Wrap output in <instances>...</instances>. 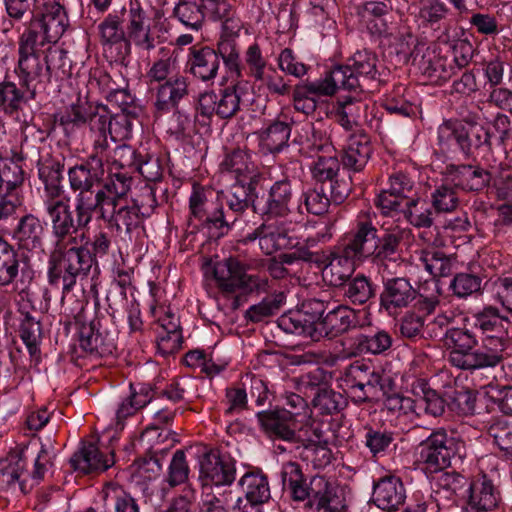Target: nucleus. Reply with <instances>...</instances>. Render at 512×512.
<instances>
[{
	"label": "nucleus",
	"mask_w": 512,
	"mask_h": 512,
	"mask_svg": "<svg viewBox=\"0 0 512 512\" xmlns=\"http://www.w3.org/2000/svg\"><path fill=\"white\" fill-rule=\"evenodd\" d=\"M52 237L55 246L48 260V282L55 287L61 285L60 303L63 313L80 322L83 318L84 301L77 299L72 290L78 279L87 277L96 260L88 248L79 246L84 234L81 235L80 241L78 235L66 238Z\"/></svg>",
	"instance_id": "nucleus-1"
},
{
	"label": "nucleus",
	"mask_w": 512,
	"mask_h": 512,
	"mask_svg": "<svg viewBox=\"0 0 512 512\" xmlns=\"http://www.w3.org/2000/svg\"><path fill=\"white\" fill-rule=\"evenodd\" d=\"M89 122L90 138L93 152L91 158L98 166L102 161L108 160L109 139L113 142L130 137L132 121L128 114L123 113L111 116L104 108H92L81 101L72 103L63 111L55 115V122L69 135L76 128Z\"/></svg>",
	"instance_id": "nucleus-2"
},
{
	"label": "nucleus",
	"mask_w": 512,
	"mask_h": 512,
	"mask_svg": "<svg viewBox=\"0 0 512 512\" xmlns=\"http://www.w3.org/2000/svg\"><path fill=\"white\" fill-rule=\"evenodd\" d=\"M280 477L283 490L291 499L298 502L308 500V505L314 512H341L345 507V500L333 481L325 476L315 475L307 485L301 467L296 462L284 463Z\"/></svg>",
	"instance_id": "nucleus-3"
},
{
	"label": "nucleus",
	"mask_w": 512,
	"mask_h": 512,
	"mask_svg": "<svg viewBox=\"0 0 512 512\" xmlns=\"http://www.w3.org/2000/svg\"><path fill=\"white\" fill-rule=\"evenodd\" d=\"M103 194L97 191H82L75 196L73 211L70 206V199L65 194L49 208L45 214L51 225V235L66 238L71 235H78V231L86 228L92 221L93 214L98 211L102 219V207H107L109 202L103 201Z\"/></svg>",
	"instance_id": "nucleus-4"
},
{
	"label": "nucleus",
	"mask_w": 512,
	"mask_h": 512,
	"mask_svg": "<svg viewBox=\"0 0 512 512\" xmlns=\"http://www.w3.org/2000/svg\"><path fill=\"white\" fill-rule=\"evenodd\" d=\"M337 91L369 92L378 86L380 72L378 58L368 50L355 52L345 64L336 65L328 71Z\"/></svg>",
	"instance_id": "nucleus-5"
},
{
	"label": "nucleus",
	"mask_w": 512,
	"mask_h": 512,
	"mask_svg": "<svg viewBox=\"0 0 512 512\" xmlns=\"http://www.w3.org/2000/svg\"><path fill=\"white\" fill-rule=\"evenodd\" d=\"M249 266L237 257L230 256L213 265L212 275L216 287L224 296L237 292L243 295L265 293L269 289V280L259 274H249Z\"/></svg>",
	"instance_id": "nucleus-6"
},
{
	"label": "nucleus",
	"mask_w": 512,
	"mask_h": 512,
	"mask_svg": "<svg viewBox=\"0 0 512 512\" xmlns=\"http://www.w3.org/2000/svg\"><path fill=\"white\" fill-rule=\"evenodd\" d=\"M448 362L461 370L494 368V355L488 354L474 332L467 327H453L445 332Z\"/></svg>",
	"instance_id": "nucleus-7"
},
{
	"label": "nucleus",
	"mask_w": 512,
	"mask_h": 512,
	"mask_svg": "<svg viewBox=\"0 0 512 512\" xmlns=\"http://www.w3.org/2000/svg\"><path fill=\"white\" fill-rule=\"evenodd\" d=\"M69 25L65 8L55 0L44 2L22 34H32L38 44L56 43Z\"/></svg>",
	"instance_id": "nucleus-8"
},
{
	"label": "nucleus",
	"mask_w": 512,
	"mask_h": 512,
	"mask_svg": "<svg viewBox=\"0 0 512 512\" xmlns=\"http://www.w3.org/2000/svg\"><path fill=\"white\" fill-rule=\"evenodd\" d=\"M32 34H22L19 38V58L16 73L20 84L29 94L35 95L40 88L49 83L46 67L44 68L41 56L37 50L38 43Z\"/></svg>",
	"instance_id": "nucleus-9"
},
{
	"label": "nucleus",
	"mask_w": 512,
	"mask_h": 512,
	"mask_svg": "<svg viewBox=\"0 0 512 512\" xmlns=\"http://www.w3.org/2000/svg\"><path fill=\"white\" fill-rule=\"evenodd\" d=\"M236 479V460L226 451L210 449L200 460L199 480L204 490L231 489Z\"/></svg>",
	"instance_id": "nucleus-10"
},
{
	"label": "nucleus",
	"mask_w": 512,
	"mask_h": 512,
	"mask_svg": "<svg viewBox=\"0 0 512 512\" xmlns=\"http://www.w3.org/2000/svg\"><path fill=\"white\" fill-rule=\"evenodd\" d=\"M344 382L352 401L357 404L378 401L385 394L383 375L365 364H351Z\"/></svg>",
	"instance_id": "nucleus-11"
},
{
	"label": "nucleus",
	"mask_w": 512,
	"mask_h": 512,
	"mask_svg": "<svg viewBox=\"0 0 512 512\" xmlns=\"http://www.w3.org/2000/svg\"><path fill=\"white\" fill-rule=\"evenodd\" d=\"M462 446L459 439L449 436L444 429H437L419 444V459L431 471H443Z\"/></svg>",
	"instance_id": "nucleus-12"
},
{
	"label": "nucleus",
	"mask_w": 512,
	"mask_h": 512,
	"mask_svg": "<svg viewBox=\"0 0 512 512\" xmlns=\"http://www.w3.org/2000/svg\"><path fill=\"white\" fill-rule=\"evenodd\" d=\"M473 326L483 335L482 344L490 355H494L495 365L503 360V351L506 347L504 337L505 329L500 310L493 305H486L472 315Z\"/></svg>",
	"instance_id": "nucleus-13"
},
{
	"label": "nucleus",
	"mask_w": 512,
	"mask_h": 512,
	"mask_svg": "<svg viewBox=\"0 0 512 512\" xmlns=\"http://www.w3.org/2000/svg\"><path fill=\"white\" fill-rule=\"evenodd\" d=\"M161 27L151 24L146 11L138 1L130 2L126 35L128 42L141 52L149 53L162 42L159 32Z\"/></svg>",
	"instance_id": "nucleus-14"
},
{
	"label": "nucleus",
	"mask_w": 512,
	"mask_h": 512,
	"mask_svg": "<svg viewBox=\"0 0 512 512\" xmlns=\"http://www.w3.org/2000/svg\"><path fill=\"white\" fill-rule=\"evenodd\" d=\"M392 344L393 338L388 331L380 328L370 329L343 338L341 340V353L344 358L382 355L392 347Z\"/></svg>",
	"instance_id": "nucleus-15"
},
{
	"label": "nucleus",
	"mask_w": 512,
	"mask_h": 512,
	"mask_svg": "<svg viewBox=\"0 0 512 512\" xmlns=\"http://www.w3.org/2000/svg\"><path fill=\"white\" fill-rule=\"evenodd\" d=\"M295 220H268L256 227L252 232L247 233L242 242L247 244L258 240L260 250L265 255H272L288 244V235L295 230Z\"/></svg>",
	"instance_id": "nucleus-16"
},
{
	"label": "nucleus",
	"mask_w": 512,
	"mask_h": 512,
	"mask_svg": "<svg viewBox=\"0 0 512 512\" xmlns=\"http://www.w3.org/2000/svg\"><path fill=\"white\" fill-rule=\"evenodd\" d=\"M242 91L237 86L227 87L217 95L213 91L200 94L197 106V115L203 122L209 121L213 115L221 119L235 116L241 107Z\"/></svg>",
	"instance_id": "nucleus-17"
},
{
	"label": "nucleus",
	"mask_w": 512,
	"mask_h": 512,
	"mask_svg": "<svg viewBox=\"0 0 512 512\" xmlns=\"http://www.w3.org/2000/svg\"><path fill=\"white\" fill-rule=\"evenodd\" d=\"M293 199L294 192L291 181L288 179L278 180L263 196V203H258L254 209L268 220H293Z\"/></svg>",
	"instance_id": "nucleus-18"
},
{
	"label": "nucleus",
	"mask_w": 512,
	"mask_h": 512,
	"mask_svg": "<svg viewBox=\"0 0 512 512\" xmlns=\"http://www.w3.org/2000/svg\"><path fill=\"white\" fill-rule=\"evenodd\" d=\"M361 314L362 311L360 310L333 301V305L330 306L319 325L325 332V336L334 338L349 330L363 329L365 326H370L368 314L364 313V319H361Z\"/></svg>",
	"instance_id": "nucleus-19"
},
{
	"label": "nucleus",
	"mask_w": 512,
	"mask_h": 512,
	"mask_svg": "<svg viewBox=\"0 0 512 512\" xmlns=\"http://www.w3.org/2000/svg\"><path fill=\"white\" fill-rule=\"evenodd\" d=\"M214 192L199 184H193L189 197L190 215L198 219L202 224L215 228H228L233 219L229 213H224L222 208L210 209V199Z\"/></svg>",
	"instance_id": "nucleus-20"
},
{
	"label": "nucleus",
	"mask_w": 512,
	"mask_h": 512,
	"mask_svg": "<svg viewBox=\"0 0 512 512\" xmlns=\"http://www.w3.org/2000/svg\"><path fill=\"white\" fill-rule=\"evenodd\" d=\"M378 230L366 216H359L353 228L339 241L359 261H364L375 252Z\"/></svg>",
	"instance_id": "nucleus-21"
},
{
	"label": "nucleus",
	"mask_w": 512,
	"mask_h": 512,
	"mask_svg": "<svg viewBox=\"0 0 512 512\" xmlns=\"http://www.w3.org/2000/svg\"><path fill=\"white\" fill-rule=\"evenodd\" d=\"M63 169V160L59 157L41 156L38 161L39 179L44 184L42 196L44 212L51 208L65 194L64 187L61 184Z\"/></svg>",
	"instance_id": "nucleus-22"
},
{
	"label": "nucleus",
	"mask_w": 512,
	"mask_h": 512,
	"mask_svg": "<svg viewBox=\"0 0 512 512\" xmlns=\"http://www.w3.org/2000/svg\"><path fill=\"white\" fill-rule=\"evenodd\" d=\"M26 461L19 451L10 452L0 460V491L22 494L28 493L32 485L28 484Z\"/></svg>",
	"instance_id": "nucleus-23"
},
{
	"label": "nucleus",
	"mask_w": 512,
	"mask_h": 512,
	"mask_svg": "<svg viewBox=\"0 0 512 512\" xmlns=\"http://www.w3.org/2000/svg\"><path fill=\"white\" fill-rule=\"evenodd\" d=\"M413 64L434 82H445L449 80L455 73L453 61L447 57L436 55L424 44L417 45L411 53Z\"/></svg>",
	"instance_id": "nucleus-24"
},
{
	"label": "nucleus",
	"mask_w": 512,
	"mask_h": 512,
	"mask_svg": "<svg viewBox=\"0 0 512 512\" xmlns=\"http://www.w3.org/2000/svg\"><path fill=\"white\" fill-rule=\"evenodd\" d=\"M358 263H362V261H359L350 251L337 243L323 269V278L329 285L341 287L352 277Z\"/></svg>",
	"instance_id": "nucleus-25"
},
{
	"label": "nucleus",
	"mask_w": 512,
	"mask_h": 512,
	"mask_svg": "<svg viewBox=\"0 0 512 512\" xmlns=\"http://www.w3.org/2000/svg\"><path fill=\"white\" fill-rule=\"evenodd\" d=\"M417 298V290L405 277H391L383 280L380 306L389 314L408 307Z\"/></svg>",
	"instance_id": "nucleus-26"
},
{
	"label": "nucleus",
	"mask_w": 512,
	"mask_h": 512,
	"mask_svg": "<svg viewBox=\"0 0 512 512\" xmlns=\"http://www.w3.org/2000/svg\"><path fill=\"white\" fill-rule=\"evenodd\" d=\"M32 275L24 269L20 270L17 251L6 240L0 237V286H9L15 282L19 293L26 290L25 282H30Z\"/></svg>",
	"instance_id": "nucleus-27"
},
{
	"label": "nucleus",
	"mask_w": 512,
	"mask_h": 512,
	"mask_svg": "<svg viewBox=\"0 0 512 512\" xmlns=\"http://www.w3.org/2000/svg\"><path fill=\"white\" fill-rule=\"evenodd\" d=\"M106 206L102 207V220L110 227H114L118 232L124 231L129 235L140 228L145 212H140L137 204L125 201L112 206L108 203Z\"/></svg>",
	"instance_id": "nucleus-28"
},
{
	"label": "nucleus",
	"mask_w": 512,
	"mask_h": 512,
	"mask_svg": "<svg viewBox=\"0 0 512 512\" xmlns=\"http://www.w3.org/2000/svg\"><path fill=\"white\" fill-rule=\"evenodd\" d=\"M257 420L262 431L271 439L292 441L295 438L294 413L282 410L258 412Z\"/></svg>",
	"instance_id": "nucleus-29"
},
{
	"label": "nucleus",
	"mask_w": 512,
	"mask_h": 512,
	"mask_svg": "<svg viewBox=\"0 0 512 512\" xmlns=\"http://www.w3.org/2000/svg\"><path fill=\"white\" fill-rule=\"evenodd\" d=\"M220 59L217 50L208 46L191 47L187 56L185 70L195 78L208 82L218 74Z\"/></svg>",
	"instance_id": "nucleus-30"
},
{
	"label": "nucleus",
	"mask_w": 512,
	"mask_h": 512,
	"mask_svg": "<svg viewBox=\"0 0 512 512\" xmlns=\"http://www.w3.org/2000/svg\"><path fill=\"white\" fill-rule=\"evenodd\" d=\"M70 464L74 470L84 474L103 472L114 464V455L112 452L100 451L94 443L82 442L78 451L71 457Z\"/></svg>",
	"instance_id": "nucleus-31"
},
{
	"label": "nucleus",
	"mask_w": 512,
	"mask_h": 512,
	"mask_svg": "<svg viewBox=\"0 0 512 512\" xmlns=\"http://www.w3.org/2000/svg\"><path fill=\"white\" fill-rule=\"evenodd\" d=\"M406 500V489L400 478L385 476L373 486V501L384 511L398 510Z\"/></svg>",
	"instance_id": "nucleus-32"
},
{
	"label": "nucleus",
	"mask_w": 512,
	"mask_h": 512,
	"mask_svg": "<svg viewBox=\"0 0 512 512\" xmlns=\"http://www.w3.org/2000/svg\"><path fill=\"white\" fill-rule=\"evenodd\" d=\"M188 78L177 74L161 83L155 89L154 107L158 114H165L175 109L179 102L188 95Z\"/></svg>",
	"instance_id": "nucleus-33"
},
{
	"label": "nucleus",
	"mask_w": 512,
	"mask_h": 512,
	"mask_svg": "<svg viewBox=\"0 0 512 512\" xmlns=\"http://www.w3.org/2000/svg\"><path fill=\"white\" fill-rule=\"evenodd\" d=\"M79 346L90 356L104 357L115 350L113 338L107 332L100 331L98 320L83 324L79 332Z\"/></svg>",
	"instance_id": "nucleus-34"
},
{
	"label": "nucleus",
	"mask_w": 512,
	"mask_h": 512,
	"mask_svg": "<svg viewBox=\"0 0 512 512\" xmlns=\"http://www.w3.org/2000/svg\"><path fill=\"white\" fill-rule=\"evenodd\" d=\"M252 188L250 183L235 182L225 190L217 192L216 199L220 203V207L227 210L224 213H229L233 224L238 216L242 215L250 206L252 201Z\"/></svg>",
	"instance_id": "nucleus-35"
},
{
	"label": "nucleus",
	"mask_w": 512,
	"mask_h": 512,
	"mask_svg": "<svg viewBox=\"0 0 512 512\" xmlns=\"http://www.w3.org/2000/svg\"><path fill=\"white\" fill-rule=\"evenodd\" d=\"M220 170L238 183H250L256 176V166L251 155L244 149L228 152L220 163Z\"/></svg>",
	"instance_id": "nucleus-36"
},
{
	"label": "nucleus",
	"mask_w": 512,
	"mask_h": 512,
	"mask_svg": "<svg viewBox=\"0 0 512 512\" xmlns=\"http://www.w3.org/2000/svg\"><path fill=\"white\" fill-rule=\"evenodd\" d=\"M468 506L482 512H489L498 506L500 494L493 481L486 475H479L468 485Z\"/></svg>",
	"instance_id": "nucleus-37"
},
{
	"label": "nucleus",
	"mask_w": 512,
	"mask_h": 512,
	"mask_svg": "<svg viewBox=\"0 0 512 512\" xmlns=\"http://www.w3.org/2000/svg\"><path fill=\"white\" fill-rule=\"evenodd\" d=\"M12 237L23 249H40L43 244L44 226L37 216L26 214L19 219Z\"/></svg>",
	"instance_id": "nucleus-38"
},
{
	"label": "nucleus",
	"mask_w": 512,
	"mask_h": 512,
	"mask_svg": "<svg viewBox=\"0 0 512 512\" xmlns=\"http://www.w3.org/2000/svg\"><path fill=\"white\" fill-rule=\"evenodd\" d=\"M25 89H21L16 83L8 80L0 82V111L5 115L15 117L34 99Z\"/></svg>",
	"instance_id": "nucleus-39"
},
{
	"label": "nucleus",
	"mask_w": 512,
	"mask_h": 512,
	"mask_svg": "<svg viewBox=\"0 0 512 512\" xmlns=\"http://www.w3.org/2000/svg\"><path fill=\"white\" fill-rule=\"evenodd\" d=\"M371 154L372 147L366 135H351L342 156L343 166L354 172H359L366 166Z\"/></svg>",
	"instance_id": "nucleus-40"
},
{
	"label": "nucleus",
	"mask_w": 512,
	"mask_h": 512,
	"mask_svg": "<svg viewBox=\"0 0 512 512\" xmlns=\"http://www.w3.org/2000/svg\"><path fill=\"white\" fill-rule=\"evenodd\" d=\"M447 174L455 186L467 191L480 190L489 181L487 172L471 165H449Z\"/></svg>",
	"instance_id": "nucleus-41"
},
{
	"label": "nucleus",
	"mask_w": 512,
	"mask_h": 512,
	"mask_svg": "<svg viewBox=\"0 0 512 512\" xmlns=\"http://www.w3.org/2000/svg\"><path fill=\"white\" fill-rule=\"evenodd\" d=\"M414 13L415 20L424 28L440 29L451 13L442 0H419Z\"/></svg>",
	"instance_id": "nucleus-42"
},
{
	"label": "nucleus",
	"mask_w": 512,
	"mask_h": 512,
	"mask_svg": "<svg viewBox=\"0 0 512 512\" xmlns=\"http://www.w3.org/2000/svg\"><path fill=\"white\" fill-rule=\"evenodd\" d=\"M437 139L442 150L457 148L465 155L467 127L457 119L445 120L437 129Z\"/></svg>",
	"instance_id": "nucleus-43"
},
{
	"label": "nucleus",
	"mask_w": 512,
	"mask_h": 512,
	"mask_svg": "<svg viewBox=\"0 0 512 512\" xmlns=\"http://www.w3.org/2000/svg\"><path fill=\"white\" fill-rule=\"evenodd\" d=\"M239 485L251 507H258L271 497L268 479L261 473L248 472L244 474L239 480Z\"/></svg>",
	"instance_id": "nucleus-44"
},
{
	"label": "nucleus",
	"mask_w": 512,
	"mask_h": 512,
	"mask_svg": "<svg viewBox=\"0 0 512 512\" xmlns=\"http://www.w3.org/2000/svg\"><path fill=\"white\" fill-rule=\"evenodd\" d=\"M337 92L338 91L327 71L323 77L316 80L301 81L297 83L293 88L292 98L319 102V98L331 97Z\"/></svg>",
	"instance_id": "nucleus-45"
},
{
	"label": "nucleus",
	"mask_w": 512,
	"mask_h": 512,
	"mask_svg": "<svg viewBox=\"0 0 512 512\" xmlns=\"http://www.w3.org/2000/svg\"><path fill=\"white\" fill-rule=\"evenodd\" d=\"M364 107L365 105L360 100L347 96L336 101L331 115L345 130L350 131L358 125Z\"/></svg>",
	"instance_id": "nucleus-46"
},
{
	"label": "nucleus",
	"mask_w": 512,
	"mask_h": 512,
	"mask_svg": "<svg viewBox=\"0 0 512 512\" xmlns=\"http://www.w3.org/2000/svg\"><path fill=\"white\" fill-rule=\"evenodd\" d=\"M44 61L49 82L52 78L56 81H62L71 76L72 61L63 48L55 45L49 46L46 49Z\"/></svg>",
	"instance_id": "nucleus-47"
},
{
	"label": "nucleus",
	"mask_w": 512,
	"mask_h": 512,
	"mask_svg": "<svg viewBox=\"0 0 512 512\" xmlns=\"http://www.w3.org/2000/svg\"><path fill=\"white\" fill-rule=\"evenodd\" d=\"M290 135L291 127L289 124L276 120L261 131L260 145L267 153H279L288 146Z\"/></svg>",
	"instance_id": "nucleus-48"
},
{
	"label": "nucleus",
	"mask_w": 512,
	"mask_h": 512,
	"mask_svg": "<svg viewBox=\"0 0 512 512\" xmlns=\"http://www.w3.org/2000/svg\"><path fill=\"white\" fill-rule=\"evenodd\" d=\"M278 326L286 333L310 337L313 340H318L321 336V332L317 331L312 321L299 309L283 314L278 319Z\"/></svg>",
	"instance_id": "nucleus-49"
},
{
	"label": "nucleus",
	"mask_w": 512,
	"mask_h": 512,
	"mask_svg": "<svg viewBox=\"0 0 512 512\" xmlns=\"http://www.w3.org/2000/svg\"><path fill=\"white\" fill-rule=\"evenodd\" d=\"M89 159L91 162L77 165L69 169V183L73 191H95L93 188L99 181L96 170L102 166H98L96 162L92 160L91 156ZM101 165H103V162Z\"/></svg>",
	"instance_id": "nucleus-50"
},
{
	"label": "nucleus",
	"mask_w": 512,
	"mask_h": 512,
	"mask_svg": "<svg viewBox=\"0 0 512 512\" xmlns=\"http://www.w3.org/2000/svg\"><path fill=\"white\" fill-rule=\"evenodd\" d=\"M133 179L126 173H113L110 179L98 190L103 194V201L109 202L110 206L118 202L129 201L128 193L131 190Z\"/></svg>",
	"instance_id": "nucleus-51"
},
{
	"label": "nucleus",
	"mask_w": 512,
	"mask_h": 512,
	"mask_svg": "<svg viewBox=\"0 0 512 512\" xmlns=\"http://www.w3.org/2000/svg\"><path fill=\"white\" fill-rule=\"evenodd\" d=\"M102 498L104 506L113 508L114 512H140L136 500L118 484L105 485Z\"/></svg>",
	"instance_id": "nucleus-52"
},
{
	"label": "nucleus",
	"mask_w": 512,
	"mask_h": 512,
	"mask_svg": "<svg viewBox=\"0 0 512 512\" xmlns=\"http://www.w3.org/2000/svg\"><path fill=\"white\" fill-rule=\"evenodd\" d=\"M341 288L343 296L354 305H363L375 296L374 286L364 274L350 278Z\"/></svg>",
	"instance_id": "nucleus-53"
},
{
	"label": "nucleus",
	"mask_w": 512,
	"mask_h": 512,
	"mask_svg": "<svg viewBox=\"0 0 512 512\" xmlns=\"http://www.w3.org/2000/svg\"><path fill=\"white\" fill-rule=\"evenodd\" d=\"M403 213L407 221L417 228H429L433 225V212L429 203L420 196L406 201Z\"/></svg>",
	"instance_id": "nucleus-54"
},
{
	"label": "nucleus",
	"mask_w": 512,
	"mask_h": 512,
	"mask_svg": "<svg viewBox=\"0 0 512 512\" xmlns=\"http://www.w3.org/2000/svg\"><path fill=\"white\" fill-rule=\"evenodd\" d=\"M286 296L283 292L273 293L264 297L259 303L250 306L245 312V318L258 323L279 312L284 305Z\"/></svg>",
	"instance_id": "nucleus-55"
},
{
	"label": "nucleus",
	"mask_w": 512,
	"mask_h": 512,
	"mask_svg": "<svg viewBox=\"0 0 512 512\" xmlns=\"http://www.w3.org/2000/svg\"><path fill=\"white\" fill-rule=\"evenodd\" d=\"M175 415L176 410L168 407L156 411L153 416V422L142 433V440L148 443H158L166 440L169 432L162 429V427L171 425Z\"/></svg>",
	"instance_id": "nucleus-56"
},
{
	"label": "nucleus",
	"mask_w": 512,
	"mask_h": 512,
	"mask_svg": "<svg viewBox=\"0 0 512 512\" xmlns=\"http://www.w3.org/2000/svg\"><path fill=\"white\" fill-rule=\"evenodd\" d=\"M173 16L187 29L199 31L205 19L203 5L194 2H179L173 9Z\"/></svg>",
	"instance_id": "nucleus-57"
},
{
	"label": "nucleus",
	"mask_w": 512,
	"mask_h": 512,
	"mask_svg": "<svg viewBox=\"0 0 512 512\" xmlns=\"http://www.w3.org/2000/svg\"><path fill=\"white\" fill-rule=\"evenodd\" d=\"M420 261L433 277H446L452 272L453 259L440 250H423Z\"/></svg>",
	"instance_id": "nucleus-58"
},
{
	"label": "nucleus",
	"mask_w": 512,
	"mask_h": 512,
	"mask_svg": "<svg viewBox=\"0 0 512 512\" xmlns=\"http://www.w3.org/2000/svg\"><path fill=\"white\" fill-rule=\"evenodd\" d=\"M382 225L383 234L376 241L375 251L394 255L400 253V243L404 239L406 230L401 226L391 223Z\"/></svg>",
	"instance_id": "nucleus-59"
},
{
	"label": "nucleus",
	"mask_w": 512,
	"mask_h": 512,
	"mask_svg": "<svg viewBox=\"0 0 512 512\" xmlns=\"http://www.w3.org/2000/svg\"><path fill=\"white\" fill-rule=\"evenodd\" d=\"M482 278L473 273H457L450 283V289L457 298H467L481 290Z\"/></svg>",
	"instance_id": "nucleus-60"
},
{
	"label": "nucleus",
	"mask_w": 512,
	"mask_h": 512,
	"mask_svg": "<svg viewBox=\"0 0 512 512\" xmlns=\"http://www.w3.org/2000/svg\"><path fill=\"white\" fill-rule=\"evenodd\" d=\"M260 82V88L264 87L271 95L284 96L290 91L289 84L276 71L275 68L269 66L253 77Z\"/></svg>",
	"instance_id": "nucleus-61"
},
{
	"label": "nucleus",
	"mask_w": 512,
	"mask_h": 512,
	"mask_svg": "<svg viewBox=\"0 0 512 512\" xmlns=\"http://www.w3.org/2000/svg\"><path fill=\"white\" fill-rule=\"evenodd\" d=\"M314 409L321 414L331 415L339 412L343 405L344 399L342 395L329 388H321L318 390L312 400Z\"/></svg>",
	"instance_id": "nucleus-62"
},
{
	"label": "nucleus",
	"mask_w": 512,
	"mask_h": 512,
	"mask_svg": "<svg viewBox=\"0 0 512 512\" xmlns=\"http://www.w3.org/2000/svg\"><path fill=\"white\" fill-rule=\"evenodd\" d=\"M205 494L201 512H228L233 503L234 495L231 489H209Z\"/></svg>",
	"instance_id": "nucleus-63"
},
{
	"label": "nucleus",
	"mask_w": 512,
	"mask_h": 512,
	"mask_svg": "<svg viewBox=\"0 0 512 512\" xmlns=\"http://www.w3.org/2000/svg\"><path fill=\"white\" fill-rule=\"evenodd\" d=\"M488 434L504 455L512 458V424L496 420L488 427Z\"/></svg>",
	"instance_id": "nucleus-64"
}]
</instances>
